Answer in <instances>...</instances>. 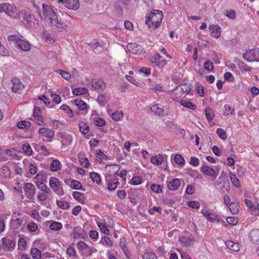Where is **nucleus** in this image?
<instances>
[{"mask_svg":"<svg viewBox=\"0 0 259 259\" xmlns=\"http://www.w3.org/2000/svg\"><path fill=\"white\" fill-rule=\"evenodd\" d=\"M217 134L219 137L222 140H226L227 138V135L226 132L222 128H218L217 130Z\"/></svg>","mask_w":259,"mask_h":259,"instance_id":"obj_44","label":"nucleus"},{"mask_svg":"<svg viewBox=\"0 0 259 259\" xmlns=\"http://www.w3.org/2000/svg\"><path fill=\"white\" fill-rule=\"evenodd\" d=\"M0 12L5 13L12 18H16L18 16L16 7L8 3H3L0 4Z\"/></svg>","mask_w":259,"mask_h":259,"instance_id":"obj_4","label":"nucleus"},{"mask_svg":"<svg viewBox=\"0 0 259 259\" xmlns=\"http://www.w3.org/2000/svg\"><path fill=\"white\" fill-rule=\"evenodd\" d=\"M79 131L84 135H86L89 131V126L85 123L79 124Z\"/></svg>","mask_w":259,"mask_h":259,"instance_id":"obj_48","label":"nucleus"},{"mask_svg":"<svg viewBox=\"0 0 259 259\" xmlns=\"http://www.w3.org/2000/svg\"><path fill=\"white\" fill-rule=\"evenodd\" d=\"M175 161L179 165H183L185 162L184 158L179 154H176L174 157Z\"/></svg>","mask_w":259,"mask_h":259,"instance_id":"obj_47","label":"nucleus"},{"mask_svg":"<svg viewBox=\"0 0 259 259\" xmlns=\"http://www.w3.org/2000/svg\"><path fill=\"white\" fill-rule=\"evenodd\" d=\"M36 186L39 190L42 191L44 193L47 194L51 193V189L44 183L41 182H37L36 183Z\"/></svg>","mask_w":259,"mask_h":259,"instance_id":"obj_27","label":"nucleus"},{"mask_svg":"<svg viewBox=\"0 0 259 259\" xmlns=\"http://www.w3.org/2000/svg\"><path fill=\"white\" fill-rule=\"evenodd\" d=\"M142 257L143 259H157L156 255L151 252L144 253Z\"/></svg>","mask_w":259,"mask_h":259,"instance_id":"obj_51","label":"nucleus"},{"mask_svg":"<svg viewBox=\"0 0 259 259\" xmlns=\"http://www.w3.org/2000/svg\"><path fill=\"white\" fill-rule=\"evenodd\" d=\"M180 240L182 244L186 246L190 244V242L192 241L191 239L184 236L180 238Z\"/></svg>","mask_w":259,"mask_h":259,"instance_id":"obj_62","label":"nucleus"},{"mask_svg":"<svg viewBox=\"0 0 259 259\" xmlns=\"http://www.w3.org/2000/svg\"><path fill=\"white\" fill-rule=\"evenodd\" d=\"M22 149L25 153L28 155H30L32 154V149L28 143L23 144Z\"/></svg>","mask_w":259,"mask_h":259,"instance_id":"obj_39","label":"nucleus"},{"mask_svg":"<svg viewBox=\"0 0 259 259\" xmlns=\"http://www.w3.org/2000/svg\"><path fill=\"white\" fill-rule=\"evenodd\" d=\"M70 181V186L73 189L80 190L82 188V185L81 183L77 180H70L69 179H66L65 180V182L66 184L68 185V182Z\"/></svg>","mask_w":259,"mask_h":259,"instance_id":"obj_22","label":"nucleus"},{"mask_svg":"<svg viewBox=\"0 0 259 259\" xmlns=\"http://www.w3.org/2000/svg\"><path fill=\"white\" fill-rule=\"evenodd\" d=\"M88 90L85 88H78L74 89L72 90V94L73 95L78 96L87 93Z\"/></svg>","mask_w":259,"mask_h":259,"instance_id":"obj_32","label":"nucleus"},{"mask_svg":"<svg viewBox=\"0 0 259 259\" xmlns=\"http://www.w3.org/2000/svg\"><path fill=\"white\" fill-rule=\"evenodd\" d=\"M123 114L122 112L116 111L114 112L112 114V118L116 121H118L120 120L121 118L123 117Z\"/></svg>","mask_w":259,"mask_h":259,"instance_id":"obj_41","label":"nucleus"},{"mask_svg":"<svg viewBox=\"0 0 259 259\" xmlns=\"http://www.w3.org/2000/svg\"><path fill=\"white\" fill-rule=\"evenodd\" d=\"M90 177L94 183H96L99 185L102 184L101 176L98 173L94 171L91 172Z\"/></svg>","mask_w":259,"mask_h":259,"instance_id":"obj_25","label":"nucleus"},{"mask_svg":"<svg viewBox=\"0 0 259 259\" xmlns=\"http://www.w3.org/2000/svg\"><path fill=\"white\" fill-rule=\"evenodd\" d=\"M2 242L3 243V249L5 251H10L15 246V243L6 237H3L2 239Z\"/></svg>","mask_w":259,"mask_h":259,"instance_id":"obj_13","label":"nucleus"},{"mask_svg":"<svg viewBox=\"0 0 259 259\" xmlns=\"http://www.w3.org/2000/svg\"><path fill=\"white\" fill-rule=\"evenodd\" d=\"M58 3H62L68 9L76 10L79 7V0H58Z\"/></svg>","mask_w":259,"mask_h":259,"instance_id":"obj_10","label":"nucleus"},{"mask_svg":"<svg viewBox=\"0 0 259 259\" xmlns=\"http://www.w3.org/2000/svg\"><path fill=\"white\" fill-rule=\"evenodd\" d=\"M200 170L204 174L215 179L218 176L215 170L208 166L204 165L201 167Z\"/></svg>","mask_w":259,"mask_h":259,"instance_id":"obj_14","label":"nucleus"},{"mask_svg":"<svg viewBox=\"0 0 259 259\" xmlns=\"http://www.w3.org/2000/svg\"><path fill=\"white\" fill-rule=\"evenodd\" d=\"M163 159V157L160 155H157L151 158V162L155 165L160 164Z\"/></svg>","mask_w":259,"mask_h":259,"instance_id":"obj_30","label":"nucleus"},{"mask_svg":"<svg viewBox=\"0 0 259 259\" xmlns=\"http://www.w3.org/2000/svg\"><path fill=\"white\" fill-rule=\"evenodd\" d=\"M48 194L45 193H41L40 192H38L37 193V198L39 200L42 201H45L48 198Z\"/></svg>","mask_w":259,"mask_h":259,"instance_id":"obj_60","label":"nucleus"},{"mask_svg":"<svg viewBox=\"0 0 259 259\" xmlns=\"http://www.w3.org/2000/svg\"><path fill=\"white\" fill-rule=\"evenodd\" d=\"M249 237L253 243H259V230L254 229L251 230L249 234Z\"/></svg>","mask_w":259,"mask_h":259,"instance_id":"obj_16","label":"nucleus"},{"mask_svg":"<svg viewBox=\"0 0 259 259\" xmlns=\"http://www.w3.org/2000/svg\"><path fill=\"white\" fill-rule=\"evenodd\" d=\"M27 229L30 232L35 231L37 228V225L33 222H30L28 224L27 226Z\"/></svg>","mask_w":259,"mask_h":259,"instance_id":"obj_53","label":"nucleus"},{"mask_svg":"<svg viewBox=\"0 0 259 259\" xmlns=\"http://www.w3.org/2000/svg\"><path fill=\"white\" fill-rule=\"evenodd\" d=\"M205 115L207 120L210 122L212 121L214 116V112L210 108H206L205 110Z\"/></svg>","mask_w":259,"mask_h":259,"instance_id":"obj_38","label":"nucleus"},{"mask_svg":"<svg viewBox=\"0 0 259 259\" xmlns=\"http://www.w3.org/2000/svg\"><path fill=\"white\" fill-rule=\"evenodd\" d=\"M191 90V88L189 84L186 83L181 84L177 86L171 93V98L173 100H178L182 98H184Z\"/></svg>","mask_w":259,"mask_h":259,"instance_id":"obj_3","label":"nucleus"},{"mask_svg":"<svg viewBox=\"0 0 259 259\" xmlns=\"http://www.w3.org/2000/svg\"><path fill=\"white\" fill-rule=\"evenodd\" d=\"M142 180L139 176L134 177L131 181V184L133 185H138L142 183Z\"/></svg>","mask_w":259,"mask_h":259,"instance_id":"obj_50","label":"nucleus"},{"mask_svg":"<svg viewBox=\"0 0 259 259\" xmlns=\"http://www.w3.org/2000/svg\"><path fill=\"white\" fill-rule=\"evenodd\" d=\"M231 213L233 214H236L239 212L240 205L238 202H232L228 206Z\"/></svg>","mask_w":259,"mask_h":259,"instance_id":"obj_21","label":"nucleus"},{"mask_svg":"<svg viewBox=\"0 0 259 259\" xmlns=\"http://www.w3.org/2000/svg\"><path fill=\"white\" fill-rule=\"evenodd\" d=\"M17 127L20 129L26 128L28 131H31L33 129L31 124L27 121H21L17 123Z\"/></svg>","mask_w":259,"mask_h":259,"instance_id":"obj_24","label":"nucleus"},{"mask_svg":"<svg viewBox=\"0 0 259 259\" xmlns=\"http://www.w3.org/2000/svg\"><path fill=\"white\" fill-rule=\"evenodd\" d=\"M238 66L240 68L243 69L245 71H249L251 70V68L243 61L240 62L238 63Z\"/></svg>","mask_w":259,"mask_h":259,"instance_id":"obj_59","label":"nucleus"},{"mask_svg":"<svg viewBox=\"0 0 259 259\" xmlns=\"http://www.w3.org/2000/svg\"><path fill=\"white\" fill-rule=\"evenodd\" d=\"M182 105L185 107L192 110H194L196 108V105L194 103L186 100H182Z\"/></svg>","mask_w":259,"mask_h":259,"instance_id":"obj_40","label":"nucleus"},{"mask_svg":"<svg viewBox=\"0 0 259 259\" xmlns=\"http://www.w3.org/2000/svg\"><path fill=\"white\" fill-rule=\"evenodd\" d=\"M17 18L21 22H23L27 28L32 27L34 24V22L36 20L33 15L29 14L24 11L19 12Z\"/></svg>","mask_w":259,"mask_h":259,"instance_id":"obj_5","label":"nucleus"},{"mask_svg":"<svg viewBox=\"0 0 259 259\" xmlns=\"http://www.w3.org/2000/svg\"><path fill=\"white\" fill-rule=\"evenodd\" d=\"M61 164L58 160H53L50 164V169L52 171H56L60 169Z\"/></svg>","mask_w":259,"mask_h":259,"instance_id":"obj_28","label":"nucleus"},{"mask_svg":"<svg viewBox=\"0 0 259 259\" xmlns=\"http://www.w3.org/2000/svg\"><path fill=\"white\" fill-rule=\"evenodd\" d=\"M72 195L75 199H76L79 201H80L82 199V198H83V193H80L79 192H77V191L73 192L72 193Z\"/></svg>","mask_w":259,"mask_h":259,"instance_id":"obj_57","label":"nucleus"},{"mask_svg":"<svg viewBox=\"0 0 259 259\" xmlns=\"http://www.w3.org/2000/svg\"><path fill=\"white\" fill-rule=\"evenodd\" d=\"M31 254L33 259H40L41 256L40 251L36 248H31Z\"/></svg>","mask_w":259,"mask_h":259,"instance_id":"obj_36","label":"nucleus"},{"mask_svg":"<svg viewBox=\"0 0 259 259\" xmlns=\"http://www.w3.org/2000/svg\"><path fill=\"white\" fill-rule=\"evenodd\" d=\"M226 245L228 248L234 251H238L239 250L238 244L232 241H227L226 242Z\"/></svg>","mask_w":259,"mask_h":259,"instance_id":"obj_33","label":"nucleus"},{"mask_svg":"<svg viewBox=\"0 0 259 259\" xmlns=\"http://www.w3.org/2000/svg\"><path fill=\"white\" fill-rule=\"evenodd\" d=\"M204 67L205 70L211 71L213 69V63L210 61L207 60L204 63Z\"/></svg>","mask_w":259,"mask_h":259,"instance_id":"obj_49","label":"nucleus"},{"mask_svg":"<svg viewBox=\"0 0 259 259\" xmlns=\"http://www.w3.org/2000/svg\"><path fill=\"white\" fill-rule=\"evenodd\" d=\"M26 246V242L25 239L21 238L18 241V247L19 249L23 250Z\"/></svg>","mask_w":259,"mask_h":259,"instance_id":"obj_56","label":"nucleus"},{"mask_svg":"<svg viewBox=\"0 0 259 259\" xmlns=\"http://www.w3.org/2000/svg\"><path fill=\"white\" fill-rule=\"evenodd\" d=\"M23 220L20 218L13 219L11 222V227L12 229H17L20 228L22 224Z\"/></svg>","mask_w":259,"mask_h":259,"instance_id":"obj_29","label":"nucleus"},{"mask_svg":"<svg viewBox=\"0 0 259 259\" xmlns=\"http://www.w3.org/2000/svg\"><path fill=\"white\" fill-rule=\"evenodd\" d=\"M119 246L122 249V251L124 252L125 255L128 258V248L125 244V239H120V242H119Z\"/></svg>","mask_w":259,"mask_h":259,"instance_id":"obj_35","label":"nucleus"},{"mask_svg":"<svg viewBox=\"0 0 259 259\" xmlns=\"http://www.w3.org/2000/svg\"><path fill=\"white\" fill-rule=\"evenodd\" d=\"M209 30L211 32L212 36L218 38L221 36V28L219 25H211L209 26Z\"/></svg>","mask_w":259,"mask_h":259,"instance_id":"obj_19","label":"nucleus"},{"mask_svg":"<svg viewBox=\"0 0 259 259\" xmlns=\"http://www.w3.org/2000/svg\"><path fill=\"white\" fill-rule=\"evenodd\" d=\"M106 181H108V189L109 191L115 190L118 185L119 184L118 181L116 179H106Z\"/></svg>","mask_w":259,"mask_h":259,"instance_id":"obj_26","label":"nucleus"},{"mask_svg":"<svg viewBox=\"0 0 259 259\" xmlns=\"http://www.w3.org/2000/svg\"><path fill=\"white\" fill-rule=\"evenodd\" d=\"M188 205L193 208H198L200 206V204L196 201H190L188 202Z\"/></svg>","mask_w":259,"mask_h":259,"instance_id":"obj_61","label":"nucleus"},{"mask_svg":"<svg viewBox=\"0 0 259 259\" xmlns=\"http://www.w3.org/2000/svg\"><path fill=\"white\" fill-rule=\"evenodd\" d=\"M10 41L14 42L21 50L28 51L30 49V45L28 41L21 39L16 35H11L8 37Z\"/></svg>","mask_w":259,"mask_h":259,"instance_id":"obj_6","label":"nucleus"},{"mask_svg":"<svg viewBox=\"0 0 259 259\" xmlns=\"http://www.w3.org/2000/svg\"><path fill=\"white\" fill-rule=\"evenodd\" d=\"M180 181L179 179H173L167 185L168 189L169 190L175 191L178 189V187L180 186Z\"/></svg>","mask_w":259,"mask_h":259,"instance_id":"obj_20","label":"nucleus"},{"mask_svg":"<svg viewBox=\"0 0 259 259\" xmlns=\"http://www.w3.org/2000/svg\"><path fill=\"white\" fill-rule=\"evenodd\" d=\"M42 11L43 15L47 20H49L52 25L59 29H63L66 27V25L61 20L58 19L56 13L51 6L43 4Z\"/></svg>","mask_w":259,"mask_h":259,"instance_id":"obj_1","label":"nucleus"},{"mask_svg":"<svg viewBox=\"0 0 259 259\" xmlns=\"http://www.w3.org/2000/svg\"><path fill=\"white\" fill-rule=\"evenodd\" d=\"M59 73L66 80H68L71 78V75L68 72L59 70Z\"/></svg>","mask_w":259,"mask_h":259,"instance_id":"obj_63","label":"nucleus"},{"mask_svg":"<svg viewBox=\"0 0 259 259\" xmlns=\"http://www.w3.org/2000/svg\"><path fill=\"white\" fill-rule=\"evenodd\" d=\"M37 168L36 166L32 163H30L29 164V172L32 175H34L37 172Z\"/></svg>","mask_w":259,"mask_h":259,"instance_id":"obj_54","label":"nucleus"},{"mask_svg":"<svg viewBox=\"0 0 259 259\" xmlns=\"http://www.w3.org/2000/svg\"><path fill=\"white\" fill-rule=\"evenodd\" d=\"M11 82L12 83V91L14 93L20 94L24 88L20 79L17 78H14L11 79Z\"/></svg>","mask_w":259,"mask_h":259,"instance_id":"obj_11","label":"nucleus"},{"mask_svg":"<svg viewBox=\"0 0 259 259\" xmlns=\"http://www.w3.org/2000/svg\"><path fill=\"white\" fill-rule=\"evenodd\" d=\"M127 48L131 53L135 54H140L143 52L141 46L136 44H128Z\"/></svg>","mask_w":259,"mask_h":259,"instance_id":"obj_15","label":"nucleus"},{"mask_svg":"<svg viewBox=\"0 0 259 259\" xmlns=\"http://www.w3.org/2000/svg\"><path fill=\"white\" fill-rule=\"evenodd\" d=\"M97 225L98 227L100 228L102 232L104 234L108 235L109 233V231L107 228V226L105 224H103L101 222L97 223Z\"/></svg>","mask_w":259,"mask_h":259,"instance_id":"obj_43","label":"nucleus"},{"mask_svg":"<svg viewBox=\"0 0 259 259\" xmlns=\"http://www.w3.org/2000/svg\"><path fill=\"white\" fill-rule=\"evenodd\" d=\"M150 109L152 112H154L157 115L164 116L167 115L166 112L162 108L159 107L158 104H156L151 107Z\"/></svg>","mask_w":259,"mask_h":259,"instance_id":"obj_17","label":"nucleus"},{"mask_svg":"<svg viewBox=\"0 0 259 259\" xmlns=\"http://www.w3.org/2000/svg\"><path fill=\"white\" fill-rule=\"evenodd\" d=\"M102 241H103V244H106L109 247L112 246V241L111 239L107 236H104L102 238Z\"/></svg>","mask_w":259,"mask_h":259,"instance_id":"obj_52","label":"nucleus"},{"mask_svg":"<svg viewBox=\"0 0 259 259\" xmlns=\"http://www.w3.org/2000/svg\"><path fill=\"white\" fill-rule=\"evenodd\" d=\"M163 13L160 10H154L147 16L146 24L149 27L155 26L154 29L157 28L160 25L163 19Z\"/></svg>","mask_w":259,"mask_h":259,"instance_id":"obj_2","label":"nucleus"},{"mask_svg":"<svg viewBox=\"0 0 259 259\" xmlns=\"http://www.w3.org/2000/svg\"><path fill=\"white\" fill-rule=\"evenodd\" d=\"M25 196L29 199H33L36 194V189L32 183H26L23 187Z\"/></svg>","mask_w":259,"mask_h":259,"instance_id":"obj_9","label":"nucleus"},{"mask_svg":"<svg viewBox=\"0 0 259 259\" xmlns=\"http://www.w3.org/2000/svg\"><path fill=\"white\" fill-rule=\"evenodd\" d=\"M56 203L58 207L62 209H66L69 208V204L66 201L62 200H57Z\"/></svg>","mask_w":259,"mask_h":259,"instance_id":"obj_42","label":"nucleus"},{"mask_svg":"<svg viewBox=\"0 0 259 259\" xmlns=\"http://www.w3.org/2000/svg\"><path fill=\"white\" fill-rule=\"evenodd\" d=\"M50 187L53 191L59 195H63L64 191L60 184L59 180L55 177H51L49 181Z\"/></svg>","mask_w":259,"mask_h":259,"instance_id":"obj_8","label":"nucleus"},{"mask_svg":"<svg viewBox=\"0 0 259 259\" xmlns=\"http://www.w3.org/2000/svg\"><path fill=\"white\" fill-rule=\"evenodd\" d=\"M91 86L96 91H103L106 87L104 81L100 79H94L91 82Z\"/></svg>","mask_w":259,"mask_h":259,"instance_id":"obj_12","label":"nucleus"},{"mask_svg":"<svg viewBox=\"0 0 259 259\" xmlns=\"http://www.w3.org/2000/svg\"><path fill=\"white\" fill-rule=\"evenodd\" d=\"M61 138L62 146H68L72 143V136L67 133L62 134Z\"/></svg>","mask_w":259,"mask_h":259,"instance_id":"obj_18","label":"nucleus"},{"mask_svg":"<svg viewBox=\"0 0 259 259\" xmlns=\"http://www.w3.org/2000/svg\"><path fill=\"white\" fill-rule=\"evenodd\" d=\"M62 228V225L61 223L55 221L52 222L50 226V229L54 231H59Z\"/></svg>","mask_w":259,"mask_h":259,"instance_id":"obj_37","label":"nucleus"},{"mask_svg":"<svg viewBox=\"0 0 259 259\" xmlns=\"http://www.w3.org/2000/svg\"><path fill=\"white\" fill-rule=\"evenodd\" d=\"M243 58L247 62H259V48L246 51L243 54Z\"/></svg>","mask_w":259,"mask_h":259,"instance_id":"obj_7","label":"nucleus"},{"mask_svg":"<svg viewBox=\"0 0 259 259\" xmlns=\"http://www.w3.org/2000/svg\"><path fill=\"white\" fill-rule=\"evenodd\" d=\"M0 175L3 178H10V171L8 166H3L0 169Z\"/></svg>","mask_w":259,"mask_h":259,"instance_id":"obj_34","label":"nucleus"},{"mask_svg":"<svg viewBox=\"0 0 259 259\" xmlns=\"http://www.w3.org/2000/svg\"><path fill=\"white\" fill-rule=\"evenodd\" d=\"M39 133L48 138H52L54 135V132L48 128L42 127L39 129Z\"/></svg>","mask_w":259,"mask_h":259,"instance_id":"obj_23","label":"nucleus"},{"mask_svg":"<svg viewBox=\"0 0 259 259\" xmlns=\"http://www.w3.org/2000/svg\"><path fill=\"white\" fill-rule=\"evenodd\" d=\"M74 103L76 106H77L80 110H83L87 108V104L82 100L76 99L74 101Z\"/></svg>","mask_w":259,"mask_h":259,"instance_id":"obj_31","label":"nucleus"},{"mask_svg":"<svg viewBox=\"0 0 259 259\" xmlns=\"http://www.w3.org/2000/svg\"><path fill=\"white\" fill-rule=\"evenodd\" d=\"M151 188L152 191L156 193H159L162 192V188L158 184H152Z\"/></svg>","mask_w":259,"mask_h":259,"instance_id":"obj_55","label":"nucleus"},{"mask_svg":"<svg viewBox=\"0 0 259 259\" xmlns=\"http://www.w3.org/2000/svg\"><path fill=\"white\" fill-rule=\"evenodd\" d=\"M189 163L190 164H192L194 166H197L199 164V160L198 158H197L195 157L192 156L190 158V161Z\"/></svg>","mask_w":259,"mask_h":259,"instance_id":"obj_64","label":"nucleus"},{"mask_svg":"<svg viewBox=\"0 0 259 259\" xmlns=\"http://www.w3.org/2000/svg\"><path fill=\"white\" fill-rule=\"evenodd\" d=\"M96 125L99 126H103L105 124V121L101 118H96L94 119Z\"/></svg>","mask_w":259,"mask_h":259,"instance_id":"obj_58","label":"nucleus"},{"mask_svg":"<svg viewBox=\"0 0 259 259\" xmlns=\"http://www.w3.org/2000/svg\"><path fill=\"white\" fill-rule=\"evenodd\" d=\"M73 244H72L69 247L66 249V253L69 256H75L76 255V252L73 247Z\"/></svg>","mask_w":259,"mask_h":259,"instance_id":"obj_46","label":"nucleus"},{"mask_svg":"<svg viewBox=\"0 0 259 259\" xmlns=\"http://www.w3.org/2000/svg\"><path fill=\"white\" fill-rule=\"evenodd\" d=\"M230 179L232 183L236 187L239 188L240 186L239 180L237 178L235 175L231 174L230 176Z\"/></svg>","mask_w":259,"mask_h":259,"instance_id":"obj_45","label":"nucleus"}]
</instances>
